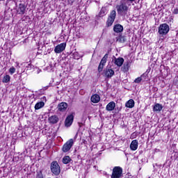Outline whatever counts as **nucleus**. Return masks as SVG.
<instances>
[{
    "label": "nucleus",
    "mask_w": 178,
    "mask_h": 178,
    "mask_svg": "<svg viewBox=\"0 0 178 178\" xmlns=\"http://www.w3.org/2000/svg\"><path fill=\"white\" fill-rule=\"evenodd\" d=\"M115 107H116V104L115 103V102H111L106 105V111H113Z\"/></svg>",
    "instance_id": "4468645a"
},
{
    "label": "nucleus",
    "mask_w": 178,
    "mask_h": 178,
    "mask_svg": "<svg viewBox=\"0 0 178 178\" xmlns=\"http://www.w3.org/2000/svg\"><path fill=\"white\" fill-rule=\"evenodd\" d=\"M149 73V70H147L146 72L140 76L143 81H148V80H149V76H148Z\"/></svg>",
    "instance_id": "a211bd4d"
},
{
    "label": "nucleus",
    "mask_w": 178,
    "mask_h": 178,
    "mask_svg": "<svg viewBox=\"0 0 178 178\" xmlns=\"http://www.w3.org/2000/svg\"><path fill=\"white\" fill-rule=\"evenodd\" d=\"M71 161L72 159H70V156H65L63 158V163H65V165H67Z\"/></svg>",
    "instance_id": "5701e85b"
},
{
    "label": "nucleus",
    "mask_w": 178,
    "mask_h": 178,
    "mask_svg": "<svg viewBox=\"0 0 178 178\" xmlns=\"http://www.w3.org/2000/svg\"><path fill=\"white\" fill-rule=\"evenodd\" d=\"M173 15H178V8L174 9L172 11Z\"/></svg>",
    "instance_id": "2f4dec72"
},
{
    "label": "nucleus",
    "mask_w": 178,
    "mask_h": 178,
    "mask_svg": "<svg viewBox=\"0 0 178 178\" xmlns=\"http://www.w3.org/2000/svg\"><path fill=\"white\" fill-rule=\"evenodd\" d=\"M19 10H20L21 13H22L24 15L25 10H26V6H24V5H23V4H20L19 5Z\"/></svg>",
    "instance_id": "a878e982"
},
{
    "label": "nucleus",
    "mask_w": 178,
    "mask_h": 178,
    "mask_svg": "<svg viewBox=\"0 0 178 178\" xmlns=\"http://www.w3.org/2000/svg\"><path fill=\"white\" fill-rule=\"evenodd\" d=\"M153 167L155 168V165H153Z\"/></svg>",
    "instance_id": "f704fd0d"
},
{
    "label": "nucleus",
    "mask_w": 178,
    "mask_h": 178,
    "mask_svg": "<svg viewBox=\"0 0 178 178\" xmlns=\"http://www.w3.org/2000/svg\"><path fill=\"white\" fill-rule=\"evenodd\" d=\"M113 58H114V59L113 60V61L114 62L115 65L118 66V67H122L123 63H124V58L120 57V58H116V57H115V56H113Z\"/></svg>",
    "instance_id": "1a4fd4ad"
},
{
    "label": "nucleus",
    "mask_w": 178,
    "mask_h": 178,
    "mask_svg": "<svg viewBox=\"0 0 178 178\" xmlns=\"http://www.w3.org/2000/svg\"><path fill=\"white\" fill-rule=\"evenodd\" d=\"M36 178H44L42 171H40L39 172L37 173Z\"/></svg>",
    "instance_id": "cd10ccee"
},
{
    "label": "nucleus",
    "mask_w": 178,
    "mask_h": 178,
    "mask_svg": "<svg viewBox=\"0 0 178 178\" xmlns=\"http://www.w3.org/2000/svg\"><path fill=\"white\" fill-rule=\"evenodd\" d=\"M169 30H170V29L168 24H160L159 27V34L163 37V35H166V34L169 33Z\"/></svg>",
    "instance_id": "20e7f679"
},
{
    "label": "nucleus",
    "mask_w": 178,
    "mask_h": 178,
    "mask_svg": "<svg viewBox=\"0 0 178 178\" xmlns=\"http://www.w3.org/2000/svg\"><path fill=\"white\" fill-rule=\"evenodd\" d=\"M67 106H68L67 103L61 102L58 104L57 106V109L58 111H59V112H65V111L67 109Z\"/></svg>",
    "instance_id": "9b49d317"
},
{
    "label": "nucleus",
    "mask_w": 178,
    "mask_h": 178,
    "mask_svg": "<svg viewBox=\"0 0 178 178\" xmlns=\"http://www.w3.org/2000/svg\"><path fill=\"white\" fill-rule=\"evenodd\" d=\"M2 81L3 83H9V81H10V76H9V75L4 76Z\"/></svg>",
    "instance_id": "393cba45"
},
{
    "label": "nucleus",
    "mask_w": 178,
    "mask_h": 178,
    "mask_svg": "<svg viewBox=\"0 0 178 178\" xmlns=\"http://www.w3.org/2000/svg\"><path fill=\"white\" fill-rule=\"evenodd\" d=\"M50 170L53 175H55V176H58V175L60 173V166H59L58 161H54L51 163Z\"/></svg>",
    "instance_id": "f03ea898"
},
{
    "label": "nucleus",
    "mask_w": 178,
    "mask_h": 178,
    "mask_svg": "<svg viewBox=\"0 0 178 178\" xmlns=\"http://www.w3.org/2000/svg\"><path fill=\"white\" fill-rule=\"evenodd\" d=\"M104 73L107 79H111L113 76H114L115 71H113V70L112 69L106 68L105 70H104Z\"/></svg>",
    "instance_id": "9d476101"
},
{
    "label": "nucleus",
    "mask_w": 178,
    "mask_h": 178,
    "mask_svg": "<svg viewBox=\"0 0 178 178\" xmlns=\"http://www.w3.org/2000/svg\"><path fill=\"white\" fill-rule=\"evenodd\" d=\"M59 122V118L58 115H51L49 118V122L51 124H56Z\"/></svg>",
    "instance_id": "f8f14e48"
},
{
    "label": "nucleus",
    "mask_w": 178,
    "mask_h": 178,
    "mask_svg": "<svg viewBox=\"0 0 178 178\" xmlns=\"http://www.w3.org/2000/svg\"><path fill=\"white\" fill-rule=\"evenodd\" d=\"M135 0H127V3L130 5L131 2H134Z\"/></svg>",
    "instance_id": "473e14b6"
},
{
    "label": "nucleus",
    "mask_w": 178,
    "mask_h": 178,
    "mask_svg": "<svg viewBox=\"0 0 178 178\" xmlns=\"http://www.w3.org/2000/svg\"><path fill=\"white\" fill-rule=\"evenodd\" d=\"M141 81H143L141 76L138 77L134 80V83H136L137 84L141 83Z\"/></svg>",
    "instance_id": "bb28decb"
},
{
    "label": "nucleus",
    "mask_w": 178,
    "mask_h": 178,
    "mask_svg": "<svg viewBox=\"0 0 178 178\" xmlns=\"http://www.w3.org/2000/svg\"><path fill=\"white\" fill-rule=\"evenodd\" d=\"M15 72H16V68H15V67H11L9 70V72L10 73V74H13Z\"/></svg>",
    "instance_id": "c85d7f7f"
},
{
    "label": "nucleus",
    "mask_w": 178,
    "mask_h": 178,
    "mask_svg": "<svg viewBox=\"0 0 178 178\" xmlns=\"http://www.w3.org/2000/svg\"><path fill=\"white\" fill-rule=\"evenodd\" d=\"M66 49V43L63 42L60 44H58L55 49H54V52L56 54H60L61 52H63Z\"/></svg>",
    "instance_id": "0eeeda50"
},
{
    "label": "nucleus",
    "mask_w": 178,
    "mask_h": 178,
    "mask_svg": "<svg viewBox=\"0 0 178 178\" xmlns=\"http://www.w3.org/2000/svg\"><path fill=\"white\" fill-rule=\"evenodd\" d=\"M125 106L127 108H134V100L133 99H129L126 104Z\"/></svg>",
    "instance_id": "6ab92c4d"
},
{
    "label": "nucleus",
    "mask_w": 178,
    "mask_h": 178,
    "mask_svg": "<svg viewBox=\"0 0 178 178\" xmlns=\"http://www.w3.org/2000/svg\"><path fill=\"white\" fill-rule=\"evenodd\" d=\"M90 101L93 104H98V102H99V101H101V97H99V95L95 94V95H92V97L90 98Z\"/></svg>",
    "instance_id": "ddd939ff"
},
{
    "label": "nucleus",
    "mask_w": 178,
    "mask_h": 178,
    "mask_svg": "<svg viewBox=\"0 0 178 178\" xmlns=\"http://www.w3.org/2000/svg\"><path fill=\"white\" fill-rule=\"evenodd\" d=\"M120 42H126V37L124 36H121L120 37Z\"/></svg>",
    "instance_id": "c756f323"
},
{
    "label": "nucleus",
    "mask_w": 178,
    "mask_h": 178,
    "mask_svg": "<svg viewBox=\"0 0 178 178\" xmlns=\"http://www.w3.org/2000/svg\"><path fill=\"white\" fill-rule=\"evenodd\" d=\"M42 98H43V100L44 99V101H47V97H43Z\"/></svg>",
    "instance_id": "72a5a7b5"
},
{
    "label": "nucleus",
    "mask_w": 178,
    "mask_h": 178,
    "mask_svg": "<svg viewBox=\"0 0 178 178\" xmlns=\"http://www.w3.org/2000/svg\"><path fill=\"white\" fill-rule=\"evenodd\" d=\"M113 31L115 33H122L123 31V26L120 24H117L113 26Z\"/></svg>",
    "instance_id": "dca6fc26"
},
{
    "label": "nucleus",
    "mask_w": 178,
    "mask_h": 178,
    "mask_svg": "<svg viewBox=\"0 0 178 178\" xmlns=\"http://www.w3.org/2000/svg\"><path fill=\"white\" fill-rule=\"evenodd\" d=\"M124 69L126 71L129 70V63H127L124 64Z\"/></svg>",
    "instance_id": "7c9ffc66"
},
{
    "label": "nucleus",
    "mask_w": 178,
    "mask_h": 178,
    "mask_svg": "<svg viewBox=\"0 0 178 178\" xmlns=\"http://www.w3.org/2000/svg\"><path fill=\"white\" fill-rule=\"evenodd\" d=\"M44 105H45V103H44V102H40L36 103V104L35 105V111H38V109H41V108H44Z\"/></svg>",
    "instance_id": "aec40b11"
},
{
    "label": "nucleus",
    "mask_w": 178,
    "mask_h": 178,
    "mask_svg": "<svg viewBox=\"0 0 178 178\" xmlns=\"http://www.w3.org/2000/svg\"><path fill=\"white\" fill-rule=\"evenodd\" d=\"M114 22H115V19H112L111 18H108L107 22H106L107 27H111V26H112V24H113Z\"/></svg>",
    "instance_id": "b1692460"
},
{
    "label": "nucleus",
    "mask_w": 178,
    "mask_h": 178,
    "mask_svg": "<svg viewBox=\"0 0 178 178\" xmlns=\"http://www.w3.org/2000/svg\"><path fill=\"white\" fill-rule=\"evenodd\" d=\"M74 119V115H73V114H70L66 118L65 121V125L66 126V127H70V126H72Z\"/></svg>",
    "instance_id": "6e6552de"
},
{
    "label": "nucleus",
    "mask_w": 178,
    "mask_h": 178,
    "mask_svg": "<svg viewBox=\"0 0 178 178\" xmlns=\"http://www.w3.org/2000/svg\"><path fill=\"white\" fill-rule=\"evenodd\" d=\"M129 3H127V0H121L120 3L116 6V10L120 16L124 17L127 16L129 12Z\"/></svg>",
    "instance_id": "f257e3e1"
},
{
    "label": "nucleus",
    "mask_w": 178,
    "mask_h": 178,
    "mask_svg": "<svg viewBox=\"0 0 178 178\" xmlns=\"http://www.w3.org/2000/svg\"><path fill=\"white\" fill-rule=\"evenodd\" d=\"M162 109H163V106H162V104H159V103H156L153 106L154 112H161V111H162Z\"/></svg>",
    "instance_id": "f3484780"
},
{
    "label": "nucleus",
    "mask_w": 178,
    "mask_h": 178,
    "mask_svg": "<svg viewBox=\"0 0 178 178\" xmlns=\"http://www.w3.org/2000/svg\"><path fill=\"white\" fill-rule=\"evenodd\" d=\"M109 56V54L108 53H106L104 57L102 58L99 66H98V72L99 73H101V72H102L104 70V66H105V65H106V60H108V58Z\"/></svg>",
    "instance_id": "423d86ee"
},
{
    "label": "nucleus",
    "mask_w": 178,
    "mask_h": 178,
    "mask_svg": "<svg viewBox=\"0 0 178 178\" xmlns=\"http://www.w3.org/2000/svg\"><path fill=\"white\" fill-rule=\"evenodd\" d=\"M108 19H112L113 20H115L116 19V10H113L108 17Z\"/></svg>",
    "instance_id": "4be33fe9"
},
{
    "label": "nucleus",
    "mask_w": 178,
    "mask_h": 178,
    "mask_svg": "<svg viewBox=\"0 0 178 178\" xmlns=\"http://www.w3.org/2000/svg\"><path fill=\"white\" fill-rule=\"evenodd\" d=\"M108 12V10L105 7H102V9L100 10V12L99 13V16L100 17H103V16H105Z\"/></svg>",
    "instance_id": "412c9836"
},
{
    "label": "nucleus",
    "mask_w": 178,
    "mask_h": 178,
    "mask_svg": "<svg viewBox=\"0 0 178 178\" xmlns=\"http://www.w3.org/2000/svg\"><path fill=\"white\" fill-rule=\"evenodd\" d=\"M137 148H138V140H132L130 145V149H131V151H136Z\"/></svg>",
    "instance_id": "2eb2a0df"
},
{
    "label": "nucleus",
    "mask_w": 178,
    "mask_h": 178,
    "mask_svg": "<svg viewBox=\"0 0 178 178\" xmlns=\"http://www.w3.org/2000/svg\"><path fill=\"white\" fill-rule=\"evenodd\" d=\"M122 173H123V169L120 167L116 166L113 169L111 178H122Z\"/></svg>",
    "instance_id": "39448f33"
},
{
    "label": "nucleus",
    "mask_w": 178,
    "mask_h": 178,
    "mask_svg": "<svg viewBox=\"0 0 178 178\" xmlns=\"http://www.w3.org/2000/svg\"><path fill=\"white\" fill-rule=\"evenodd\" d=\"M73 145H74V140L71 138L63 145V147H62L63 152H65V153L69 152V151H70L73 147Z\"/></svg>",
    "instance_id": "7ed1b4c3"
}]
</instances>
